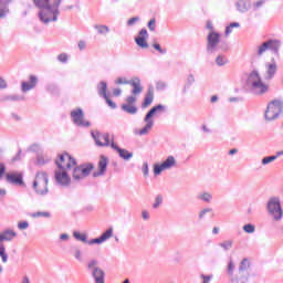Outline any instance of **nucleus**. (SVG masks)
Returning a JSON list of instances; mask_svg holds the SVG:
<instances>
[{"label": "nucleus", "instance_id": "nucleus-1", "mask_svg": "<svg viewBox=\"0 0 283 283\" xmlns=\"http://www.w3.org/2000/svg\"><path fill=\"white\" fill-rule=\"evenodd\" d=\"M35 8L39 9L38 18L41 23L49 25L59 21V14H61V3L63 0H33Z\"/></svg>", "mask_w": 283, "mask_h": 283}, {"label": "nucleus", "instance_id": "nucleus-2", "mask_svg": "<svg viewBox=\"0 0 283 283\" xmlns=\"http://www.w3.org/2000/svg\"><path fill=\"white\" fill-rule=\"evenodd\" d=\"M245 87L254 96H264L271 90V86L262 80V75H260V71L258 70L250 71L247 74Z\"/></svg>", "mask_w": 283, "mask_h": 283}, {"label": "nucleus", "instance_id": "nucleus-3", "mask_svg": "<svg viewBox=\"0 0 283 283\" xmlns=\"http://www.w3.org/2000/svg\"><path fill=\"white\" fill-rule=\"evenodd\" d=\"M207 29L210 30L207 38H206V53L211 56L213 54H217V52H220V33L213 31V23L211 21L207 22ZM224 52H227V49L222 48Z\"/></svg>", "mask_w": 283, "mask_h": 283}, {"label": "nucleus", "instance_id": "nucleus-4", "mask_svg": "<svg viewBox=\"0 0 283 283\" xmlns=\"http://www.w3.org/2000/svg\"><path fill=\"white\" fill-rule=\"evenodd\" d=\"M265 209L272 222H282L283 208L282 199L279 196L270 197L266 201Z\"/></svg>", "mask_w": 283, "mask_h": 283}, {"label": "nucleus", "instance_id": "nucleus-5", "mask_svg": "<svg viewBox=\"0 0 283 283\" xmlns=\"http://www.w3.org/2000/svg\"><path fill=\"white\" fill-rule=\"evenodd\" d=\"M50 182V178L48 172L40 170L35 174V179L33 180V191L36 196H48V185Z\"/></svg>", "mask_w": 283, "mask_h": 283}, {"label": "nucleus", "instance_id": "nucleus-6", "mask_svg": "<svg viewBox=\"0 0 283 283\" xmlns=\"http://www.w3.org/2000/svg\"><path fill=\"white\" fill-rule=\"evenodd\" d=\"M281 49H282V40L269 39L256 48V56H264V53H266L268 50L272 52L274 56H280Z\"/></svg>", "mask_w": 283, "mask_h": 283}, {"label": "nucleus", "instance_id": "nucleus-7", "mask_svg": "<svg viewBox=\"0 0 283 283\" xmlns=\"http://www.w3.org/2000/svg\"><path fill=\"white\" fill-rule=\"evenodd\" d=\"M283 113V99L282 98H275L271 101L266 109L264 112V118L269 123L272 120H277L280 118V115Z\"/></svg>", "mask_w": 283, "mask_h": 283}, {"label": "nucleus", "instance_id": "nucleus-8", "mask_svg": "<svg viewBox=\"0 0 283 283\" xmlns=\"http://www.w3.org/2000/svg\"><path fill=\"white\" fill-rule=\"evenodd\" d=\"M175 167H178V161L176 160V157L170 155L161 164L154 165V176H160L163 171H169V169H174Z\"/></svg>", "mask_w": 283, "mask_h": 283}, {"label": "nucleus", "instance_id": "nucleus-9", "mask_svg": "<svg viewBox=\"0 0 283 283\" xmlns=\"http://www.w3.org/2000/svg\"><path fill=\"white\" fill-rule=\"evenodd\" d=\"M92 138L95 140L97 147H112V142L114 143V135L109 133L102 134L98 130L91 132Z\"/></svg>", "mask_w": 283, "mask_h": 283}, {"label": "nucleus", "instance_id": "nucleus-10", "mask_svg": "<svg viewBox=\"0 0 283 283\" xmlns=\"http://www.w3.org/2000/svg\"><path fill=\"white\" fill-rule=\"evenodd\" d=\"M71 120L76 127H92V123L85 119V113L81 107L71 111Z\"/></svg>", "mask_w": 283, "mask_h": 283}, {"label": "nucleus", "instance_id": "nucleus-11", "mask_svg": "<svg viewBox=\"0 0 283 283\" xmlns=\"http://www.w3.org/2000/svg\"><path fill=\"white\" fill-rule=\"evenodd\" d=\"M72 178L73 180H83V178H87L94 169L93 164H84L81 166H73Z\"/></svg>", "mask_w": 283, "mask_h": 283}, {"label": "nucleus", "instance_id": "nucleus-12", "mask_svg": "<svg viewBox=\"0 0 283 283\" xmlns=\"http://www.w3.org/2000/svg\"><path fill=\"white\" fill-rule=\"evenodd\" d=\"M57 169H62L63 171H67V169H72V167H76V159L72 157L70 154L64 153L60 155L59 159L55 161Z\"/></svg>", "mask_w": 283, "mask_h": 283}, {"label": "nucleus", "instance_id": "nucleus-13", "mask_svg": "<svg viewBox=\"0 0 283 283\" xmlns=\"http://www.w3.org/2000/svg\"><path fill=\"white\" fill-rule=\"evenodd\" d=\"M55 182L60 187H70V182H72V179L70 178L67 170H63V169L55 170Z\"/></svg>", "mask_w": 283, "mask_h": 283}, {"label": "nucleus", "instance_id": "nucleus-14", "mask_svg": "<svg viewBox=\"0 0 283 283\" xmlns=\"http://www.w3.org/2000/svg\"><path fill=\"white\" fill-rule=\"evenodd\" d=\"M107 165H109V158L102 155L98 160L97 171L93 172L94 178H101L104 174L107 172Z\"/></svg>", "mask_w": 283, "mask_h": 283}, {"label": "nucleus", "instance_id": "nucleus-15", "mask_svg": "<svg viewBox=\"0 0 283 283\" xmlns=\"http://www.w3.org/2000/svg\"><path fill=\"white\" fill-rule=\"evenodd\" d=\"M6 180L9 185H17L18 187H21V185H23V175L18 171L8 172L6 175Z\"/></svg>", "mask_w": 283, "mask_h": 283}, {"label": "nucleus", "instance_id": "nucleus-16", "mask_svg": "<svg viewBox=\"0 0 283 283\" xmlns=\"http://www.w3.org/2000/svg\"><path fill=\"white\" fill-rule=\"evenodd\" d=\"M112 235H114V229L109 228L105 232H103L98 238L91 239L88 244H90V247H92L94 244H103V242H107V240H109V238H112Z\"/></svg>", "mask_w": 283, "mask_h": 283}, {"label": "nucleus", "instance_id": "nucleus-17", "mask_svg": "<svg viewBox=\"0 0 283 283\" xmlns=\"http://www.w3.org/2000/svg\"><path fill=\"white\" fill-rule=\"evenodd\" d=\"M145 126L140 129H136V136H148V134L154 129V119H149L148 117H144Z\"/></svg>", "mask_w": 283, "mask_h": 283}, {"label": "nucleus", "instance_id": "nucleus-18", "mask_svg": "<svg viewBox=\"0 0 283 283\" xmlns=\"http://www.w3.org/2000/svg\"><path fill=\"white\" fill-rule=\"evenodd\" d=\"M36 85H39V77H36V75H30L29 82L21 83V92L25 94V92H30L31 90H34Z\"/></svg>", "mask_w": 283, "mask_h": 283}, {"label": "nucleus", "instance_id": "nucleus-19", "mask_svg": "<svg viewBox=\"0 0 283 283\" xmlns=\"http://www.w3.org/2000/svg\"><path fill=\"white\" fill-rule=\"evenodd\" d=\"M251 0H237L234 2V8L240 14H247L251 10Z\"/></svg>", "mask_w": 283, "mask_h": 283}, {"label": "nucleus", "instance_id": "nucleus-20", "mask_svg": "<svg viewBox=\"0 0 283 283\" xmlns=\"http://www.w3.org/2000/svg\"><path fill=\"white\" fill-rule=\"evenodd\" d=\"M147 39H149V33L147 32V29H142L139 31V36L135 38V43H137L139 48L147 49L149 48Z\"/></svg>", "mask_w": 283, "mask_h": 283}, {"label": "nucleus", "instance_id": "nucleus-21", "mask_svg": "<svg viewBox=\"0 0 283 283\" xmlns=\"http://www.w3.org/2000/svg\"><path fill=\"white\" fill-rule=\"evenodd\" d=\"M167 112V106L163 104H158L156 106H153L147 114L145 115L146 118L154 120V116H157V114H165Z\"/></svg>", "mask_w": 283, "mask_h": 283}, {"label": "nucleus", "instance_id": "nucleus-22", "mask_svg": "<svg viewBox=\"0 0 283 283\" xmlns=\"http://www.w3.org/2000/svg\"><path fill=\"white\" fill-rule=\"evenodd\" d=\"M111 148L117 151L119 158H123V160H130V158H134V153H129L127 149L118 147L114 142L111 143Z\"/></svg>", "mask_w": 283, "mask_h": 283}, {"label": "nucleus", "instance_id": "nucleus-23", "mask_svg": "<svg viewBox=\"0 0 283 283\" xmlns=\"http://www.w3.org/2000/svg\"><path fill=\"white\" fill-rule=\"evenodd\" d=\"M128 85L133 87L132 94L134 96H140V94H143V85H140L139 77H133L132 80H129Z\"/></svg>", "mask_w": 283, "mask_h": 283}, {"label": "nucleus", "instance_id": "nucleus-24", "mask_svg": "<svg viewBox=\"0 0 283 283\" xmlns=\"http://www.w3.org/2000/svg\"><path fill=\"white\" fill-rule=\"evenodd\" d=\"M265 70V81H271L272 78H274L275 74H277V63H275V60H273L272 63H266Z\"/></svg>", "mask_w": 283, "mask_h": 283}, {"label": "nucleus", "instance_id": "nucleus-25", "mask_svg": "<svg viewBox=\"0 0 283 283\" xmlns=\"http://www.w3.org/2000/svg\"><path fill=\"white\" fill-rule=\"evenodd\" d=\"M17 238V232L12 229H6L0 233V243L2 242H12Z\"/></svg>", "mask_w": 283, "mask_h": 283}, {"label": "nucleus", "instance_id": "nucleus-26", "mask_svg": "<svg viewBox=\"0 0 283 283\" xmlns=\"http://www.w3.org/2000/svg\"><path fill=\"white\" fill-rule=\"evenodd\" d=\"M91 276L94 280V283H105V271L103 269L93 270Z\"/></svg>", "mask_w": 283, "mask_h": 283}, {"label": "nucleus", "instance_id": "nucleus-27", "mask_svg": "<svg viewBox=\"0 0 283 283\" xmlns=\"http://www.w3.org/2000/svg\"><path fill=\"white\" fill-rule=\"evenodd\" d=\"M250 268H251V261H249V259H243L239 264L237 273H240L241 275H247L249 277Z\"/></svg>", "mask_w": 283, "mask_h": 283}, {"label": "nucleus", "instance_id": "nucleus-28", "mask_svg": "<svg viewBox=\"0 0 283 283\" xmlns=\"http://www.w3.org/2000/svg\"><path fill=\"white\" fill-rule=\"evenodd\" d=\"M12 0H0V19H6L10 13V2Z\"/></svg>", "mask_w": 283, "mask_h": 283}, {"label": "nucleus", "instance_id": "nucleus-29", "mask_svg": "<svg viewBox=\"0 0 283 283\" xmlns=\"http://www.w3.org/2000/svg\"><path fill=\"white\" fill-rule=\"evenodd\" d=\"M197 200L206 202V205H211V202H213V193L209 191H201L197 195Z\"/></svg>", "mask_w": 283, "mask_h": 283}, {"label": "nucleus", "instance_id": "nucleus-30", "mask_svg": "<svg viewBox=\"0 0 283 283\" xmlns=\"http://www.w3.org/2000/svg\"><path fill=\"white\" fill-rule=\"evenodd\" d=\"M151 103H154V91L149 90L144 97V102L142 103V109H147Z\"/></svg>", "mask_w": 283, "mask_h": 283}, {"label": "nucleus", "instance_id": "nucleus-31", "mask_svg": "<svg viewBox=\"0 0 283 283\" xmlns=\"http://www.w3.org/2000/svg\"><path fill=\"white\" fill-rule=\"evenodd\" d=\"M231 283H249V276L245 274H240L239 272L235 273V275L230 276Z\"/></svg>", "mask_w": 283, "mask_h": 283}, {"label": "nucleus", "instance_id": "nucleus-32", "mask_svg": "<svg viewBox=\"0 0 283 283\" xmlns=\"http://www.w3.org/2000/svg\"><path fill=\"white\" fill-rule=\"evenodd\" d=\"M71 255L77 260V262H83V252L81 251V248L77 245H73L70 250Z\"/></svg>", "mask_w": 283, "mask_h": 283}, {"label": "nucleus", "instance_id": "nucleus-33", "mask_svg": "<svg viewBox=\"0 0 283 283\" xmlns=\"http://www.w3.org/2000/svg\"><path fill=\"white\" fill-rule=\"evenodd\" d=\"M122 111L126 114H130V116H135V114H138V107L132 104H123Z\"/></svg>", "mask_w": 283, "mask_h": 283}, {"label": "nucleus", "instance_id": "nucleus-34", "mask_svg": "<svg viewBox=\"0 0 283 283\" xmlns=\"http://www.w3.org/2000/svg\"><path fill=\"white\" fill-rule=\"evenodd\" d=\"M97 92L102 98H107V82L102 81L97 84Z\"/></svg>", "mask_w": 283, "mask_h": 283}, {"label": "nucleus", "instance_id": "nucleus-35", "mask_svg": "<svg viewBox=\"0 0 283 283\" xmlns=\"http://www.w3.org/2000/svg\"><path fill=\"white\" fill-rule=\"evenodd\" d=\"M73 238L77 240V242H83L84 244H90V241L87 240L86 233H81L78 231H73Z\"/></svg>", "mask_w": 283, "mask_h": 283}, {"label": "nucleus", "instance_id": "nucleus-36", "mask_svg": "<svg viewBox=\"0 0 283 283\" xmlns=\"http://www.w3.org/2000/svg\"><path fill=\"white\" fill-rule=\"evenodd\" d=\"M94 29L96 30L97 34H101L103 36L109 34V27L105 24H95Z\"/></svg>", "mask_w": 283, "mask_h": 283}, {"label": "nucleus", "instance_id": "nucleus-37", "mask_svg": "<svg viewBox=\"0 0 283 283\" xmlns=\"http://www.w3.org/2000/svg\"><path fill=\"white\" fill-rule=\"evenodd\" d=\"M227 273H228L229 279H231V277H233V275H235V263L231 259L229 260L228 265H227Z\"/></svg>", "mask_w": 283, "mask_h": 283}, {"label": "nucleus", "instance_id": "nucleus-38", "mask_svg": "<svg viewBox=\"0 0 283 283\" xmlns=\"http://www.w3.org/2000/svg\"><path fill=\"white\" fill-rule=\"evenodd\" d=\"M214 62H216V65H218V67H223V65H227V63H229V60L224 54H219L216 57Z\"/></svg>", "mask_w": 283, "mask_h": 283}, {"label": "nucleus", "instance_id": "nucleus-39", "mask_svg": "<svg viewBox=\"0 0 283 283\" xmlns=\"http://www.w3.org/2000/svg\"><path fill=\"white\" fill-rule=\"evenodd\" d=\"M51 158L44 155H39L36 158V165L40 167H43V165H48L50 163Z\"/></svg>", "mask_w": 283, "mask_h": 283}, {"label": "nucleus", "instance_id": "nucleus-40", "mask_svg": "<svg viewBox=\"0 0 283 283\" xmlns=\"http://www.w3.org/2000/svg\"><path fill=\"white\" fill-rule=\"evenodd\" d=\"M87 269L91 272L101 269V268H98V260L92 259L91 261H88L87 262Z\"/></svg>", "mask_w": 283, "mask_h": 283}, {"label": "nucleus", "instance_id": "nucleus-41", "mask_svg": "<svg viewBox=\"0 0 283 283\" xmlns=\"http://www.w3.org/2000/svg\"><path fill=\"white\" fill-rule=\"evenodd\" d=\"M244 233L253 234L255 233V224L247 223L242 227Z\"/></svg>", "mask_w": 283, "mask_h": 283}, {"label": "nucleus", "instance_id": "nucleus-42", "mask_svg": "<svg viewBox=\"0 0 283 283\" xmlns=\"http://www.w3.org/2000/svg\"><path fill=\"white\" fill-rule=\"evenodd\" d=\"M219 247H221V249L223 251H229L230 249L233 248V241L232 240L223 241V242L219 243Z\"/></svg>", "mask_w": 283, "mask_h": 283}, {"label": "nucleus", "instance_id": "nucleus-43", "mask_svg": "<svg viewBox=\"0 0 283 283\" xmlns=\"http://www.w3.org/2000/svg\"><path fill=\"white\" fill-rule=\"evenodd\" d=\"M0 258L3 264L8 262V253H6V245H3V243L0 244Z\"/></svg>", "mask_w": 283, "mask_h": 283}, {"label": "nucleus", "instance_id": "nucleus-44", "mask_svg": "<svg viewBox=\"0 0 283 283\" xmlns=\"http://www.w3.org/2000/svg\"><path fill=\"white\" fill-rule=\"evenodd\" d=\"M274 160H277V156H268L261 160V165H271V163H274Z\"/></svg>", "mask_w": 283, "mask_h": 283}, {"label": "nucleus", "instance_id": "nucleus-45", "mask_svg": "<svg viewBox=\"0 0 283 283\" xmlns=\"http://www.w3.org/2000/svg\"><path fill=\"white\" fill-rule=\"evenodd\" d=\"M199 279L201 280V283H211L213 280V274H200Z\"/></svg>", "mask_w": 283, "mask_h": 283}, {"label": "nucleus", "instance_id": "nucleus-46", "mask_svg": "<svg viewBox=\"0 0 283 283\" xmlns=\"http://www.w3.org/2000/svg\"><path fill=\"white\" fill-rule=\"evenodd\" d=\"M163 205V195H157L155 197V202L153 205V209H158Z\"/></svg>", "mask_w": 283, "mask_h": 283}, {"label": "nucleus", "instance_id": "nucleus-47", "mask_svg": "<svg viewBox=\"0 0 283 283\" xmlns=\"http://www.w3.org/2000/svg\"><path fill=\"white\" fill-rule=\"evenodd\" d=\"M57 61L60 63H67V61H70V55H67V53H61L57 55Z\"/></svg>", "mask_w": 283, "mask_h": 283}, {"label": "nucleus", "instance_id": "nucleus-48", "mask_svg": "<svg viewBox=\"0 0 283 283\" xmlns=\"http://www.w3.org/2000/svg\"><path fill=\"white\" fill-rule=\"evenodd\" d=\"M33 218H50L51 214L50 212H45V211H38L35 213L32 214Z\"/></svg>", "mask_w": 283, "mask_h": 283}, {"label": "nucleus", "instance_id": "nucleus-49", "mask_svg": "<svg viewBox=\"0 0 283 283\" xmlns=\"http://www.w3.org/2000/svg\"><path fill=\"white\" fill-rule=\"evenodd\" d=\"M142 171H143L144 178H148L149 177V164L144 163L142 166Z\"/></svg>", "mask_w": 283, "mask_h": 283}, {"label": "nucleus", "instance_id": "nucleus-50", "mask_svg": "<svg viewBox=\"0 0 283 283\" xmlns=\"http://www.w3.org/2000/svg\"><path fill=\"white\" fill-rule=\"evenodd\" d=\"M30 228V223L28 221H20L18 223V229L20 231H25V229H29Z\"/></svg>", "mask_w": 283, "mask_h": 283}, {"label": "nucleus", "instance_id": "nucleus-51", "mask_svg": "<svg viewBox=\"0 0 283 283\" xmlns=\"http://www.w3.org/2000/svg\"><path fill=\"white\" fill-rule=\"evenodd\" d=\"M213 209L211 208H205L199 212V220H202L207 213H211Z\"/></svg>", "mask_w": 283, "mask_h": 283}, {"label": "nucleus", "instance_id": "nucleus-52", "mask_svg": "<svg viewBox=\"0 0 283 283\" xmlns=\"http://www.w3.org/2000/svg\"><path fill=\"white\" fill-rule=\"evenodd\" d=\"M115 84L116 85H129V80H127L126 77H118L117 80H115Z\"/></svg>", "mask_w": 283, "mask_h": 283}, {"label": "nucleus", "instance_id": "nucleus-53", "mask_svg": "<svg viewBox=\"0 0 283 283\" xmlns=\"http://www.w3.org/2000/svg\"><path fill=\"white\" fill-rule=\"evenodd\" d=\"M153 48L159 52V54H167V48H161L158 43H154Z\"/></svg>", "mask_w": 283, "mask_h": 283}, {"label": "nucleus", "instance_id": "nucleus-54", "mask_svg": "<svg viewBox=\"0 0 283 283\" xmlns=\"http://www.w3.org/2000/svg\"><path fill=\"white\" fill-rule=\"evenodd\" d=\"M266 3V0H258L253 3V10H260Z\"/></svg>", "mask_w": 283, "mask_h": 283}, {"label": "nucleus", "instance_id": "nucleus-55", "mask_svg": "<svg viewBox=\"0 0 283 283\" xmlns=\"http://www.w3.org/2000/svg\"><path fill=\"white\" fill-rule=\"evenodd\" d=\"M136 96L129 95L126 97V103L124 105H136Z\"/></svg>", "mask_w": 283, "mask_h": 283}, {"label": "nucleus", "instance_id": "nucleus-56", "mask_svg": "<svg viewBox=\"0 0 283 283\" xmlns=\"http://www.w3.org/2000/svg\"><path fill=\"white\" fill-rule=\"evenodd\" d=\"M148 30H150V32H155L156 31V19L155 18L149 20V22H148Z\"/></svg>", "mask_w": 283, "mask_h": 283}, {"label": "nucleus", "instance_id": "nucleus-57", "mask_svg": "<svg viewBox=\"0 0 283 283\" xmlns=\"http://www.w3.org/2000/svg\"><path fill=\"white\" fill-rule=\"evenodd\" d=\"M6 101H23V96L20 95H8Z\"/></svg>", "mask_w": 283, "mask_h": 283}, {"label": "nucleus", "instance_id": "nucleus-58", "mask_svg": "<svg viewBox=\"0 0 283 283\" xmlns=\"http://www.w3.org/2000/svg\"><path fill=\"white\" fill-rule=\"evenodd\" d=\"M111 109H116V103H114L109 97L106 95V97H103Z\"/></svg>", "mask_w": 283, "mask_h": 283}, {"label": "nucleus", "instance_id": "nucleus-59", "mask_svg": "<svg viewBox=\"0 0 283 283\" xmlns=\"http://www.w3.org/2000/svg\"><path fill=\"white\" fill-rule=\"evenodd\" d=\"M77 48L81 52H83V50L87 48V42H85L84 40L78 41Z\"/></svg>", "mask_w": 283, "mask_h": 283}, {"label": "nucleus", "instance_id": "nucleus-60", "mask_svg": "<svg viewBox=\"0 0 283 283\" xmlns=\"http://www.w3.org/2000/svg\"><path fill=\"white\" fill-rule=\"evenodd\" d=\"M193 83H196V77L193 76V74L188 75V77H187L188 87L193 85Z\"/></svg>", "mask_w": 283, "mask_h": 283}, {"label": "nucleus", "instance_id": "nucleus-61", "mask_svg": "<svg viewBox=\"0 0 283 283\" xmlns=\"http://www.w3.org/2000/svg\"><path fill=\"white\" fill-rule=\"evenodd\" d=\"M138 21H140V18L139 17H134V18H130L128 21H127V25H134L135 23H138Z\"/></svg>", "mask_w": 283, "mask_h": 283}, {"label": "nucleus", "instance_id": "nucleus-62", "mask_svg": "<svg viewBox=\"0 0 283 283\" xmlns=\"http://www.w3.org/2000/svg\"><path fill=\"white\" fill-rule=\"evenodd\" d=\"M60 241L61 242H70V234H67V233L60 234Z\"/></svg>", "mask_w": 283, "mask_h": 283}, {"label": "nucleus", "instance_id": "nucleus-63", "mask_svg": "<svg viewBox=\"0 0 283 283\" xmlns=\"http://www.w3.org/2000/svg\"><path fill=\"white\" fill-rule=\"evenodd\" d=\"M157 90L163 91V90H167V83L165 82H158L156 85Z\"/></svg>", "mask_w": 283, "mask_h": 283}, {"label": "nucleus", "instance_id": "nucleus-64", "mask_svg": "<svg viewBox=\"0 0 283 283\" xmlns=\"http://www.w3.org/2000/svg\"><path fill=\"white\" fill-rule=\"evenodd\" d=\"M142 218H143V220H149V218H150L149 211L143 210L142 211Z\"/></svg>", "mask_w": 283, "mask_h": 283}]
</instances>
